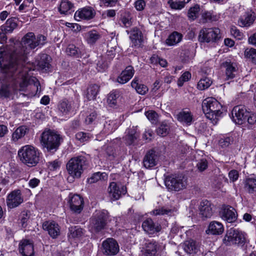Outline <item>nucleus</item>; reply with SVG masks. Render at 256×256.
I'll return each instance as SVG.
<instances>
[{"label":"nucleus","mask_w":256,"mask_h":256,"mask_svg":"<svg viewBox=\"0 0 256 256\" xmlns=\"http://www.w3.org/2000/svg\"><path fill=\"white\" fill-rule=\"evenodd\" d=\"M142 228L149 235L156 234L162 230L161 225L158 222H154L150 218H148L142 222Z\"/></svg>","instance_id":"20"},{"label":"nucleus","mask_w":256,"mask_h":256,"mask_svg":"<svg viewBox=\"0 0 256 256\" xmlns=\"http://www.w3.org/2000/svg\"><path fill=\"white\" fill-rule=\"evenodd\" d=\"M66 52L72 56H78L80 54L78 48L74 44H69L66 48Z\"/></svg>","instance_id":"53"},{"label":"nucleus","mask_w":256,"mask_h":256,"mask_svg":"<svg viewBox=\"0 0 256 256\" xmlns=\"http://www.w3.org/2000/svg\"><path fill=\"white\" fill-rule=\"evenodd\" d=\"M220 30L217 28H204L199 33L198 40L203 42H216L220 38Z\"/></svg>","instance_id":"8"},{"label":"nucleus","mask_w":256,"mask_h":256,"mask_svg":"<svg viewBox=\"0 0 256 256\" xmlns=\"http://www.w3.org/2000/svg\"><path fill=\"white\" fill-rule=\"evenodd\" d=\"M37 61V65L41 70L46 71L49 69L50 57L48 54H40V58Z\"/></svg>","instance_id":"38"},{"label":"nucleus","mask_w":256,"mask_h":256,"mask_svg":"<svg viewBox=\"0 0 256 256\" xmlns=\"http://www.w3.org/2000/svg\"><path fill=\"white\" fill-rule=\"evenodd\" d=\"M200 6L198 4H196L194 6L191 7L188 12V18L192 20H194L198 17V14L200 12Z\"/></svg>","instance_id":"47"},{"label":"nucleus","mask_w":256,"mask_h":256,"mask_svg":"<svg viewBox=\"0 0 256 256\" xmlns=\"http://www.w3.org/2000/svg\"><path fill=\"white\" fill-rule=\"evenodd\" d=\"M131 86L140 94L144 95L148 92V87L146 85L140 83L139 79L137 77H135L132 80Z\"/></svg>","instance_id":"36"},{"label":"nucleus","mask_w":256,"mask_h":256,"mask_svg":"<svg viewBox=\"0 0 256 256\" xmlns=\"http://www.w3.org/2000/svg\"><path fill=\"white\" fill-rule=\"evenodd\" d=\"M85 232L86 230L80 226H71L68 228V236L69 240H80Z\"/></svg>","instance_id":"26"},{"label":"nucleus","mask_w":256,"mask_h":256,"mask_svg":"<svg viewBox=\"0 0 256 256\" xmlns=\"http://www.w3.org/2000/svg\"><path fill=\"white\" fill-rule=\"evenodd\" d=\"M231 34L236 38L238 40H242L244 35L238 28L234 26H232L230 28Z\"/></svg>","instance_id":"54"},{"label":"nucleus","mask_w":256,"mask_h":256,"mask_svg":"<svg viewBox=\"0 0 256 256\" xmlns=\"http://www.w3.org/2000/svg\"><path fill=\"white\" fill-rule=\"evenodd\" d=\"M162 161H142L144 168L147 170H154L161 165Z\"/></svg>","instance_id":"46"},{"label":"nucleus","mask_w":256,"mask_h":256,"mask_svg":"<svg viewBox=\"0 0 256 256\" xmlns=\"http://www.w3.org/2000/svg\"><path fill=\"white\" fill-rule=\"evenodd\" d=\"M134 74V68L128 66L121 72L117 78V82L120 84H124L129 81Z\"/></svg>","instance_id":"27"},{"label":"nucleus","mask_w":256,"mask_h":256,"mask_svg":"<svg viewBox=\"0 0 256 256\" xmlns=\"http://www.w3.org/2000/svg\"><path fill=\"white\" fill-rule=\"evenodd\" d=\"M110 215L107 210H96L90 219V228L98 234L104 230L110 221Z\"/></svg>","instance_id":"4"},{"label":"nucleus","mask_w":256,"mask_h":256,"mask_svg":"<svg viewBox=\"0 0 256 256\" xmlns=\"http://www.w3.org/2000/svg\"><path fill=\"white\" fill-rule=\"evenodd\" d=\"M99 86L97 84L90 85L87 90L86 97L90 100H94L98 92Z\"/></svg>","instance_id":"44"},{"label":"nucleus","mask_w":256,"mask_h":256,"mask_svg":"<svg viewBox=\"0 0 256 256\" xmlns=\"http://www.w3.org/2000/svg\"><path fill=\"white\" fill-rule=\"evenodd\" d=\"M219 216L221 218L228 223L235 222L238 218L236 209L232 206L224 204L219 210Z\"/></svg>","instance_id":"11"},{"label":"nucleus","mask_w":256,"mask_h":256,"mask_svg":"<svg viewBox=\"0 0 256 256\" xmlns=\"http://www.w3.org/2000/svg\"><path fill=\"white\" fill-rule=\"evenodd\" d=\"M169 126L166 124H162L158 128L156 132L158 135L161 136H166L169 132Z\"/></svg>","instance_id":"52"},{"label":"nucleus","mask_w":256,"mask_h":256,"mask_svg":"<svg viewBox=\"0 0 256 256\" xmlns=\"http://www.w3.org/2000/svg\"><path fill=\"white\" fill-rule=\"evenodd\" d=\"M176 118L183 125L188 126L192 124L194 116L190 110L184 109L177 114Z\"/></svg>","instance_id":"25"},{"label":"nucleus","mask_w":256,"mask_h":256,"mask_svg":"<svg viewBox=\"0 0 256 256\" xmlns=\"http://www.w3.org/2000/svg\"><path fill=\"white\" fill-rule=\"evenodd\" d=\"M146 118L152 122L154 123L157 120L158 114L154 111H148L145 112Z\"/></svg>","instance_id":"59"},{"label":"nucleus","mask_w":256,"mask_h":256,"mask_svg":"<svg viewBox=\"0 0 256 256\" xmlns=\"http://www.w3.org/2000/svg\"><path fill=\"white\" fill-rule=\"evenodd\" d=\"M76 139L80 142H84L90 139V134L88 133L84 132H78L76 134Z\"/></svg>","instance_id":"57"},{"label":"nucleus","mask_w":256,"mask_h":256,"mask_svg":"<svg viewBox=\"0 0 256 256\" xmlns=\"http://www.w3.org/2000/svg\"><path fill=\"white\" fill-rule=\"evenodd\" d=\"M164 185L170 192H179L186 188V180L182 174H164Z\"/></svg>","instance_id":"5"},{"label":"nucleus","mask_w":256,"mask_h":256,"mask_svg":"<svg viewBox=\"0 0 256 256\" xmlns=\"http://www.w3.org/2000/svg\"><path fill=\"white\" fill-rule=\"evenodd\" d=\"M220 16L210 12H205L202 15V20L203 23L218 20Z\"/></svg>","instance_id":"43"},{"label":"nucleus","mask_w":256,"mask_h":256,"mask_svg":"<svg viewBox=\"0 0 256 256\" xmlns=\"http://www.w3.org/2000/svg\"><path fill=\"white\" fill-rule=\"evenodd\" d=\"M17 26V19L16 18H11L0 26V30L3 32L11 33Z\"/></svg>","instance_id":"33"},{"label":"nucleus","mask_w":256,"mask_h":256,"mask_svg":"<svg viewBox=\"0 0 256 256\" xmlns=\"http://www.w3.org/2000/svg\"><path fill=\"white\" fill-rule=\"evenodd\" d=\"M60 161H50L47 166L50 171H54L60 168Z\"/></svg>","instance_id":"58"},{"label":"nucleus","mask_w":256,"mask_h":256,"mask_svg":"<svg viewBox=\"0 0 256 256\" xmlns=\"http://www.w3.org/2000/svg\"><path fill=\"white\" fill-rule=\"evenodd\" d=\"M228 177L230 181L235 182L238 180L239 177L238 172L236 170H231L228 172Z\"/></svg>","instance_id":"62"},{"label":"nucleus","mask_w":256,"mask_h":256,"mask_svg":"<svg viewBox=\"0 0 256 256\" xmlns=\"http://www.w3.org/2000/svg\"><path fill=\"white\" fill-rule=\"evenodd\" d=\"M90 158L91 157L90 154L82 152L77 156L71 158L70 160H87Z\"/></svg>","instance_id":"60"},{"label":"nucleus","mask_w":256,"mask_h":256,"mask_svg":"<svg viewBox=\"0 0 256 256\" xmlns=\"http://www.w3.org/2000/svg\"><path fill=\"white\" fill-rule=\"evenodd\" d=\"M68 204L70 210L73 214H80L84 209V202L80 195L70 193L68 196Z\"/></svg>","instance_id":"9"},{"label":"nucleus","mask_w":256,"mask_h":256,"mask_svg":"<svg viewBox=\"0 0 256 256\" xmlns=\"http://www.w3.org/2000/svg\"><path fill=\"white\" fill-rule=\"evenodd\" d=\"M108 66L107 62L102 60H99L97 64V69L98 71L100 72L104 71L107 68Z\"/></svg>","instance_id":"64"},{"label":"nucleus","mask_w":256,"mask_h":256,"mask_svg":"<svg viewBox=\"0 0 256 256\" xmlns=\"http://www.w3.org/2000/svg\"><path fill=\"white\" fill-rule=\"evenodd\" d=\"M101 38L99 32L92 30L84 34V38L87 42L90 44H94Z\"/></svg>","instance_id":"35"},{"label":"nucleus","mask_w":256,"mask_h":256,"mask_svg":"<svg viewBox=\"0 0 256 256\" xmlns=\"http://www.w3.org/2000/svg\"><path fill=\"white\" fill-rule=\"evenodd\" d=\"M62 138L60 134L51 130L44 131L41 136V144L48 152H54L58 148Z\"/></svg>","instance_id":"7"},{"label":"nucleus","mask_w":256,"mask_h":256,"mask_svg":"<svg viewBox=\"0 0 256 256\" xmlns=\"http://www.w3.org/2000/svg\"><path fill=\"white\" fill-rule=\"evenodd\" d=\"M159 158V153L154 150H151L147 152L144 160H156Z\"/></svg>","instance_id":"51"},{"label":"nucleus","mask_w":256,"mask_h":256,"mask_svg":"<svg viewBox=\"0 0 256 256\" xmlns=\"http://www.w3.org/2000/svg\"><path fill=\"white\" fill-rule=\"evenodd\" d=\"M255 18V14L254 12H246L239 19L238 24L242 27L250 26L254 22Z\"/></svg>","instance_id":"30"},{"label":"nucleus","mask_w":256,"mask_h":256,"mask_svg":"<svg viewBox=\"0 0 256 256\" xmlns=\"http://www.w3.org/2000/svg\"><path fill=\"white\" fill-rule=\"evenodd\" d=\"M18 250L22 256H34V244L32 240L22 238L20 241Z\"/></svg>","instance_id":"15"},{"label":"nucleus","mask_w":256,"mask_h":256,"mask_svg":"<svg viewBox=\"0 0 256 256\" xmlns=\"http://www.w3.org/2000/svg\"><path fill=\"white\" fill-rule=\"evenodd\" d=\"M24 202L21 190L15 189L8 193L6 197V203L8 209H13L19 206Z\"/></svg>","instance_id":"10"},{"label":"nucleus","mask_w":256,"mask_h":256,"mask_svg":"<svg viewBox=\"0 0 256 256\" xmlns=\"http://www.w3.org/2000/svg\"><path fill=\"white\" fill-rule=\"evenodd\" d=\"M140 132L137 126L130 127L125 132L123 137L124 144L128 146H134L140 138Z\"/></svg>","instance_id":"14"},{"label":"nucleus","mask_w":256,"mask_h":256,"mask_svg":"<svg viewBox=\"0 0 256 256\" xmlns=\"http://www.w3.org/2000/svg\"><path fill=\"white\" fill-rule=\"evenodd\" d=\"M46 37L42 34L35 36L34 33L30 32L27 33L22 38L21 46L13 52L10 51L8 48H0L4 49V59L8 61H12V64L18 65L22 68H27L28 71L30 69L28 64H26L27 55L30 53L31 50L37 46L41 48L46 43Z\"/></svg>","instance_id":"2"},{"label":"nucleus","mask_w":256,"mask_h":256,"mask_svg":"<svg viewBox=\"0 0 256 256\" xmlns=\"http://www.w3.org/2000/svg\"><path fill=\"white\" fill-rule=\"evenodd\" d=\"M247 234L240 230L234 228L227 230L222 239V242L226 246H237L244 248L248 242Z\"/></svg>","instance_id":"3"},{"label":"nucleus","mask_w":256,"mask_h":256,"mask_svg":"<svg viewBox=\"0 0 256 256\" xmlns=\"http://www.w3.org/2000/svg\"><path fill=\"white\" fill-rule=\"evenodd\" d=\"M244 188L250 194L256 192V176L246 178L244 182Z\"/></svg>","instance_id":"34"},{"label":"nucleus","mask_w":256,"mask_h":256,"mask_svg":"<svg viewBox=\"0 0 256 256\" xmlns=\"http://www.w3.org/2000/svg\"><path fill=\"white\" fill-rule=\"evenodd\" d=\"M191 78V74L188 72H184L178 80V86H182L184 83L188 82Z\"/></svg>","instance_id":"55"},{"label":"nucleus","mask_w":256,"mask_h":256,"mask_svg":"<svg viewBox=\"0 0 256 256\" xmlns=\"http://www.w3.org/2000/svg\"><path fill=\"white\" fill-rule=\"evenodd\" d=\"M110 196L114 200H118L122 195H124L127 192L126 186L118 184L116 182H111L108 188Z\"/></svg>","instance_id":"19"},{"label":"nucleus","mask_w":256,"mask_h":256,"mask_svg":"<svg viewBox=\"0 0 256 256\" xmlns=\"http://www.w3.org/2000/svg\"><path fill=\"white\" fill-rule=\"evenodd\" d=\"M108 175L106 172H94L86 180L87 183L92 184L96 183L99 180L105 181L108 180Z\"/></svg>","instance_id":"39"},{"label":"nucleus","mask_w":256,"mask_h":256,"mask_svg":"<svg viewBox=\"0 0 256 256\" xmlns=\"http://www.w3.org/2000/svg\"><path fill=\"white\" fill-rule=\"evenodd\" d=\"M73 4L67 0H62L59 6V11L61 14H68L74 12Z\"/></svg>","instance_id":"41"},{"label":"nucleus","mask_w":256,"mask_h":256,"mask_svg":"<svg viewBox=\"0 0 256 256\" xmlns=\"http://www.w3.org/2000/svg\"><path fill=\"white\" fill-rule=\"evenodd\" d=\"M182 37L180 33L174 32L168 36L166 40V43L168 46H175L182 41Z\"/></svg>","instance_id":"37"},{"label":"nucleus","mask_w":256,"mask_h":256,"mask_svg":"<svg viewBox=\"0 0 256 256\" xmlns=\"http://www.w3.org/2000/svg\"><path fill=\"white\" fill-rule=\"evenodd\" d=\"M95 16L94 10L90 6L84 7L77 10L74 14L76 20L80 21L82 20H89Z\"/></svg>","instance_id":"22"},{"label":"nucleus","mask_w":256,"mask_h":256,"mask_svg":"<svg viewBox=\"0 0 256 256\" xmlns=\"http://www.w3.org/2000/svg\"><path fill=\"white\" fill-rule=\"evenodd\" d=\"M248 114L244 106H236L232 112V120L236 124H242L246 122Z\"/></svg>","instance_id":"16"},{"label":"nucleus","mask_w":256,"mask_h":256,"mask_svg":"<svg viewBox=\"0 0 256 256\" xmlns=\"http://www.w3.org/2000/svg\"><path fill=\"white\" fill-rule=\"evenodd\" d=\"M170 212V210L164 208H160L154 209L152 210V214L154 216H160V215H164L167 214Z\"/></svg>","instance_id":"61"},{"label":"nucleus","mask_w":256,"mask_h":256,"mask_svg":"<svg viewBox=\"0 0 256 256\" xmlns=\"http://www.w3.org/2000/svg\"><path fill=\"white\" fill-rule=\"evenodd\" d=\"M130 38L132 41V46L136 47H140L143 42L142 33L136 28H134L130 32Z\"/></svg>","instance_id":"28"},{"label":"nucleus","mask_w":256,"mask_h":256,"mask_svg":"<svg viewBox=\"0 0 256 256\" xmlns=\"http://www.w3.org/2000/svg\"><path fill=\"white\" fill-rule=\"evenodd\" d=\"M30 217V212L28 210L22 211L18 217V224L20 230L25 231L28 227Z\"/></svg>","instance_id":"29"},{"label":"nucleus","mask_w":256,"mask_h":256,"mask_svg":"<svg viewBox=\"0 0 256 256\" xmlns=\"http://www.w3.org/2000/svg\"><path fill=\"white\" fill-rule=\"evenodd\" d=\"M223 66L226 68V80L232 79L236 72V64L230 61H226L223 63Z\"/></svg>","instance_id":"32"},{"label":"nucleus","mask_w":256,"mask_h":256,"mask_svg":"<svg viewBox=\"0 0 256 256\" xmlns=\"http://www.w3.org/2000/svg\"><path fill=\"white\" fill-rule=\"evenodd\" d=\"M214 204L206 199L202 200L198 206L200 214L203 219L210 218L213 215Z\"/></svg>","instance_id":"17"},{"label":"nucleus","mask_w":256,"mask_h":256,"mask_svg":"<svg viewBox=\"0 0 256 256\" xmlns=\"http://www.w3.org/2000/svg\"><path fill=\"white\" fill-rule=\"evenodd\" d=\"M119 246L117 241L113 238H108L102 243V250L106 256H114L119 252Z\"/></svg>","instance_id":"13"},{"label":"nucleus","mask_w":256,"mask_h":256,"mask_svg":"<svg viewBox=\"0 0 256 256\" xmlns=\"http://www.w3.org/2000/svg\"><path fill=\"white\" fill-rule=\"evenodd\" d=\"M42 227L52 238H56L60 234V227L54 220H48L44 222Z\"/></svg>","instance_id":"18"},{"label":"nucleus","mask_w":256,"mask_h":256,"mask_svg":"<svg viewBox=\"0 0 256 256\" xmlns=\"http://www.w3.org/2000/svg\"><path fill=\"white\" fill-rule=\"evenodd\" d=\"M222 104L212 97L204 99L202 103V108L206 118L210 120L217 118L220 116L222 112Z\"/></svg>","instance_id":"6"},{"label":"nucleus","mask_w":256,"mask_h":256,"mask_svg":"<svg viewBox=\"0 0 256 256\" xmlns=\"http://www.w3.org/2000/svg\"><path fill=\"white\" fill-rule=\"evenodd\" d=\"M168 4L172 9L181 10L184 8L186 2L184 0H169Z\"/></svg>","instance_id":"49"},{"label":"nucleus","mask_w":256,"mask_h":256,"mask_svg":"<svg viewBox=\"0 0 256 256\" xmlns=\"http://www.w3.org/2000/svg\"><path fill=\"white\" fill-rule=\"evenodd\" d=\"M4 50L0 48V68L1 72L6 78H11L9 84H3L0 88V97L8 98L15 92L22 91L26 92V94L30 96L36 94L38 90L40 82L35 78H29L27 68H22L12 64V61H8L4 59Z\"/></svg>","instance_id":"1"},{"label":"nucleus","mask_w":256,"mask_h":256,"mask_svg":"<svg viewBox=\"0 0 256 256\" xmlns=\"http://www.w3.org/2000/svg\"><path fill=\"white\" fill-rule=\"evenodd\" d=\"M184 250L188 254L194 255L198 251L196 241L190 240H186L184 244Z\"/></svg>","instance_id":"40"},{"label":"nucleus","mask_w":256,"mask_h":256,"mask_svg":"<svg viewBox=\"0 0 256 256\" xmlns=\"http://www.w3.org/2000/svg\"><path fill=\"white\" fill-rule=\"evenodd\" d=\"M116 12L114 10H108L104 12L102 16L104 18H114L116 16Z\"/></svg>","instance_id":"63"},{"label":"nucleus","mask_w":256,"mask_h":256,"mask_svg":"<svg viewBox=\"0 0 256 256\" xmlns=\"http://www.w3.org/2000/svg\"><path fill=\"white\" fill-rule=\"evenodd\" d=\"M58 108L63 115L68 114L74 110V102L72 99H63L58 103Z\"/></svg>","instance_id":"23"},{"label":"nucleus","mask_w":256,"mask_h":256,"mask_svg":"<svg viewBox=\"0 0 256 256\" xmlns=\"http://www.w3.org/2000/svg\"><path fill=\"white\" fill-rule=\"evenodd\" d=\"M28 129L26 126H20L17 128L12 135V140L16 142L24 137L27 132Z\"/></svg>","instance_id":"42"},{"label":"nucleus","mask_w":256,"mask_h":256,"mask_svg":"<svg viewBox=\"0 0 256 256\" xmlns=\"http://www.w3.org/2000/svg\"><path fill=\"white\" fill-rule=\"evenodd\" d=\"M233 142L232 138L230 137H224L219 140V146L222 148L228 147Z\"/></svg>","instance_id":"56"},{"label":"nucleus","mask_w":256,"mask_h":256,"mask_svg":"<svg viewBox=\"0 0 256 256\" xmlns=\"http://www.w3.org/2000/svg\"><path fill=\"white\" fill-rule=\"evenodd\" d=\"M144 254L145 256H155L159 249L158 242L154 240H148L144 245Z\"/></svg>","instance_id":"24"},{"label":"nucleus","mask_w":256,"mask_h":256,"mask_svg":"<svg viewBox=\"0 0 256 256\" xmlns=\"http://www.w3.org/2000/svg\"><path fill=\"white\" fill-rule=\"evenodd\" d=\"M18 156L20 160H36L40 158V152L34 146L26 145L19 150Z\"/></svg>","instance_id":"12"},{"label":"nucleus","mask_w":256,"mask_h":256,"mask_svg":"<svg viewBox=\"0 0 256 256\" xmlns=\"http://www.w3.org/2000/svg\"><path fill=\"white\" fill-rule=\"evenodd\" d=\"M212 83V80L208 78H204L200 80L198 84V88L200 90H204L210 86Z\"/></svg>","instance_id":"48"},{"label":"nucleus","mask_w":256,"mask_h":256,"mask_svg":"<svg viewBox=\"0 0 256 256\" xmlns=\"http://www.w3.org/2000/svg\"><path fill=\"white\" fill-rule=\"evenodd\" d=\"M208 234L212 235H220L224 231V227L223 224L217 221L211 222L208 226Z\"/></svg>","instance_id":"31"},{"label":"nucleus","mask_w":256,"mask_h":256,"mask_svg":"<svg viewBox=\"0 0 256 256\" xmlns=\"http://www.w3.org/2000/svg\"><path fill=\"white\" fill-rule=\"evenodd\" d=\"M245 56L256 64V49L254 48H247L244 51Z\"/></svg>","instance_id":"50"},{"label":"nucleus","mask_w":256,"mask_h":256,"mask_svg":"<svg viewBox=\"0 0 256 256\" xmlns=\"http://www.w3.org/2000/svg\"><path fill=\"white\" fill-rule=\"evenodd\" d=\"M82 161H72L68 163L66 168L69 174L74 178H79L83 172Z\"/></svg>","instance_id":"21"},{"label":"nucleus","mask_w":256,"mask_h":256,"mask_svg":"<svg viewBox=\"0 0 256 256\" xmlns=\"http://www.w3.org/2000/svg\"><path fill=\"white\" fill-rule=\"evenodd\" d=\"M119 96V92L117 90L112 91L109 94L108 102L110 106L114 107L117 105V99Z\"/></svg>","instance_id":"45"}]
</instances>
